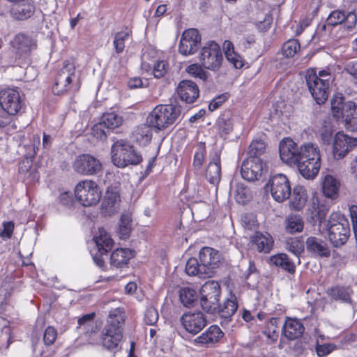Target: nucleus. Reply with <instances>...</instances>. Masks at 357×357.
<instances>
[{
    "label": "nucleus",
    "mask_w": 357,
    "mask_h": 357,
    "mask_svg": "<svg viewBox=\"0 0 357 357\" xmlns=\"http://www.w3.org/2000/svg\"><path fill=\"white\" fill-rule=\"evenodd\" d=\"M96 248L91 250L94 263L100 268L105 264L102 256L106 255L113 246V240L103 228H99L98 234L93 237Z\"/></svg>",
    "instance_id": "ddd939ff"
},
{
    "label": "nucleus",
    "mask_w": 357,
    "mask_h": 357,
    "mask_svg": "<svg viewBox=\"0 0 357 357\" xmlns=\"http://www.w3.org/2000/svg\"><path fill=\"white\" fill-rule=\"evenodd\" d=\"M74 74V68L71 66H63L56 75L52 91L54 94L60 95L69 89L71 77Z\"/></svg>",
    "instance_id": "5701e85b"
},
{
    "label": "nucleus",
    "mask_w": 357,
    "mask_h": 357,
    "mask_svg": "<svg viewBox=\"0 0 357 357\" xmlns=\"http://www.w3.org/2000/svg\"><path fill=\"white\" fill-rule=\"evenodd\" d=\"M109 130H107L102 123L100 121L97 124H95L92 128V135L97 139L103 140L106 139Z\"/></svg>",
    "instance_id": "13d9d810"
},
{
    "label": "nucleus",
    "mask_w": 357,
    "mask_h": 357,
    "mask_svg": "<svg viewBox=\"0 0 357 357\" xmlns=\"http://www.w3.org/2000/svg\"><path fill=\"white\" fill-rule=\"evenodd\" d=\"M281 160L289 165H296L300 174L306 179H313L321 167V155L319 146L313 143L298 145L287 138L280 144Z\"/></svg>",
    "instance_id": "f257e3e1"
},
{
    "label": "nucleus",
    "mask_w": 357,
    "mask_h": 357,
    "mask_svg": "<svg viewBox=\"0 0 357 357\" xmlns=\"http://www.w3.org/2000/svg\"><path fill=\"white\" fill-rule=\"evenodd\" d=\"M349 211L353 225L354 232L357 240V206H351L349 208Z\"/></svg>",
    "instance_id": "338daca9"
},
{
    "label": "nucleus",
    "mask_w": 357,
    "mask_h": 357,
    "mask_svg": "<svg viewBox=\"0 0 357 357\" xmlns=\"http://www.w3.org/2000/svg\"><path fill=\"white\" fill-rule=\"evenodd\" d=\"M307 251L314 257H328L331 255L330 248L325 240L310 236L305 241Z\"/></svg>",
    "instance_id": "4be33fe9"
},
{
    "label": "nucleus",
    "mask_w": 357,
    "mask_h": 357,
    "mask_svg": "<svg viewBox=\"0 0 357 357\" xmlns=\"http://www.w3.org/2000/svg\"><path fill=\"white\" fill-rule=\"evenodd\" d=\"M335 130L329 121H324L319 130L321 140L325 144H329L332 139Z\"/></svg>",
    "instance_id": "49530a36"
},
{
    "label": "nucleus",
    "mask_w": 357,
    "mask_h": 357,
    "mask_svg": "<svg viewBox=\"0 0 357 357\" xmlns=\"http://www.w3.org/2000/svg\"><path fill=\"white\" fill-rule=\"evenodd\" d=\"M24 108V102L19 91L7 89L0 91V128L10 124L13 116L20 113Z\"/></svg>",
    "instance_id": "7ed1b4c3"
},
{
    "label": "nucleus",
    "mask_w": 357,
    "mask_h": 357,
    "mask_svg": "<svg viewBox=\"0 0 357 357\" xmlns=\"http://www.w3.org/2000/svg\"><path fill=\"white\" fill-rule=\"evenodd\" d=\"M266 145L261 139L253 140L249 146L250 156L259 157L265 151Z\"/></svg>",
    "instance_id": "3c124183"
},
{
    "label": "nucleus",
    "mask_w": 357,
    "mask_h": 357,
    "mask_svg": "<svg viewBox=\"0 0 357 357\" xmlns=\"http://www.w3.org/2000/svg\"><path fill=\"white\" fill-rule=\"evenodd\" d=\"M308 89L318 105L326 102L329 95L331 76L326 70H320L317 75L314 70H308L305 76Z\"/></svg>",
    "instance_id": "39448f33"
},
{
    "label": "nucleus",
    "mask_w": 357,
    "mask_h": 357,
    "mask_svg": "<svg viewBox=\"0 0 357 357\" xmlns=\"http://www.w3.org/2000/svg\"><path fill=\"white\" fill-rule=\"evenodd\" d=\"M286 249L296 256H298L304 249L303 243L297 238H289L286 242Z\"/></svg>",
    "instance_id": "de8ad7c7"
},
{
    "label": "nucleus",
    "mask_w": 357,
    "mask_h": 357,
    "mask_svg": "<svg viewBox=\"0 0 357 357\" xmlns=\"http://www.w3.org/2000/svg\"><path fill=\"white\" fill-rule=\"evenodd\" d=\"M201 45V36L196 29L185 30L181 36L179 44V52L183 55L194 54Z\"/></svg>",
    "instance_id": "dca6fc26"
},
{
    "label": "nucleus",
    "mask_w": 357,
    "mask_h": 357,
    "mask_svg": "<svg viewBox=\"0 0 357 357\" xmlns=\"http://www.w3.org/2000/svg\"><path fill=\"white\" fill-rule=\"evenodd\" d=\"M130 222V214L128 212L123 213L121 216L119 226V233L121 238L125 239L128 237L131 231Z\"/></svg>",
    "instance_id": "c03bdc74"
},
{
    "label": "nucleus",
    "mask_w": 357,
    "mask_h": 357,
    "mask_svg": "<svg viewBox=\"0 0 357 357\" xmlns=\"http://www.w3.org/2000/svg\"><path fill=\"white\" fill-rule=\"evenodd\" d=\"M304 332L303 324L296 319L288 318L282 327L283 335L290 340L298 338Z\"/></svg>",
    "instance_id": "c85d7f7f"
},
{
    "label": "nucleus",
    "mask_w": 357,
    "mask_h": 357,
    "mask_svg": "<svg viewBox=\"0 0 357 357\" xmlns=\"http://www.w3.org/2000/svg\"><path fill=\"white\" fill-rule=\"evenodd\" d=\"M345 71L357 79V61H351L348 62L345 67Z\"/></svg>",
    "instance_id": "69168bd1"
},
{
    "label": "nucleus",
    "mask_w": 357,
    "mask_h": 357,
    "mask_svg": "<svg viewBox=\"0 0 357 357\" xmlns=\"http://www.w3.org/2000/svg\"><path fill=\"white\" fill-rule=\"evenodd\" d=\"M197 291L190 287H183L179 291V299L185 307H192L197 301Z\"/></svg>",
    "instance_id": "ea45409f"
},
{
    "label": "nucleus",
    "mask_w": 357,
    "mask_h": 357,
    "mask_svg": "<svg viewBox=\"0 0 357 357\" xmlns=\"http://www.w3.org/2000/svg\"><path fill=\"white\" fill-rule=\"evenodd\" d=\"M169 69V64L165 61H158L153 65V74L155 78H161L165 75Z\"/></svg>",
    "instance_id": "864d4df0"
},
{
    "label": "nucleus",
    "mask_w": 357,
    "mask_h": 357,
    "mask_svg": "<svg viewBox=\"0 0 357 357\" xmlns=\"http://www.w3.org/2000/svg\"><path fill=\"white\" fill-rule=\"evenodd\" d=\"M180 321L184 329L192 335H197L207 325V319L200 311L184 313L181 317Z\"/></svg>",
    "instance_id": "2eb2a0df"
},
{
    "label": "nucleus",
    "mask_w": 357,
    "mask_h": 357,
    "mask_svg": "<svg viewBox=\"0 0 357 357\" xmlns=\"http://www.w3.org/2000/svg\"><path fill=\"white\" fill-rule=\"evenodd\" d=\"M220 292L218 282L214 280L205 282L200 289L199 302L202 308L208 313H215L218 307Z\"/></svg>",
    "instance_id": "9b49d317"
},
{
    "label": "nucleus",
    "mask_w": 357,
    "mask_h": 357,
    "mask_svg": "<svg viewBox=\"0 0 357 357\" xmlns=\"http://www.w3.org/2000/svg\"><path fill=\"white\" fill-rule=\"evenodd\" d=\"M225 54L227 59L237 68H241L243 66L242 57L234 52V45L229 40H225L223 44Z\"/></svg>",
    "instance_id": "4c0bfd02"
},
{
    "label": "nucleus",
    "mask_w": 357,
    "mask_h": 357,
    "mask_svg": "<svg viewBox=\"0 0 357 357\" xmlns=\"http://www.w3.org/2000/svg\"><path fill=\"white\" fill-rule=\"evenodd\" d=\"M57 337V332L56 329L54 327L49 326L47 327L45 332L43 335V340L46 345H51L52 344Z\"/></svg>",
    "instance_id": "052dcab7"
},
{
    "label": "nucleus",
    "mask_w": 357,
    "mask_h": 357,
    "mask_svg": "<svg viewBox=\"0 0 357 357\" xmlns=\"http://www.w3.org/2000/svg\"><path fill=\"white\" fill-rule=\"evenodd\" d=\"M56 202L66 208H70L74 203L73 194L70 191L59 190Z\"/></svg>",
    "instance_id": "09e8293b"
},
{
    "label": "nucleus",
    "mask_w": 357,
    "mask_h": 357,
    "mask_svg": "<svg viewBox=\"0 0 357 357\" xmlns=\"http://www.w3.org/2000/svg\"><path fill=\"white\" fill-rule=\"evenodd\" d=\"M326 294L333 301L354 305L351 298L354 291L350 287L339 285L331 287L326 289Z\"/></svg>",
    "instance_id": "393cba45"
},
{
    "label": "nucleus",
    "mask_w": 357,
    "mask_h": 357,
    "mask_svg": "<svg viewBox=\"0 0 357 357\" xmlns=\"http://www.w3.org/2000/svg\"><path fill=\"white\" fill-rule=\"evenodd\" d=\"M335 349V346L332 344H318L316 351L319 357L325 356Z\"/></svg>",
    "instance_id": "e2e57ef3"
},
{
    "label": "nucleus",
    "mask_w": 357,
    "mask_h": 357,
    "mask_svg": "<svg viewBox=\"0 0 357 357\" xmlns=\"http://www.w3.org/2000/svg\"><path fill=\"white\" fill-rule=\"evenodd\" d=\"M202 67V65L200 66L197 63L191 64L187 68V72L195 77H198L202 80H206L207 79V74Z\"/></svg>",
    "instance_id": "5fc2aeb1"
},
{
    "label": "nucleus",
    "mask_w": 357,
    "mask_h": 357,
    "mask_svg": "<svg viewBox=\"0 0 357 357\" xmlns=\"http://www.w3.org/2000/svg\"><path fill=\"white\" fill-rule=\"evenodd\" d=\"M264 167L263 161L259 157L249 156L242 163V177L248 181H257L262 175Z\"/></svg>",
    "instance_id": "f3484780"
},
{
    "label": "nucleus",
    "mask_w": 357,
    "mask_h": 357,
    "mask_svg": "<svg viewBox=\"0 0 357 357\" xmlns=\"http://www.w3.org/2000/svg\"><path fill=\"white\" fill-rule=\"evenodd\" d=\"M357 145V139L338 132L334 139L333 155L335 160H340Z\"/></svg>",
    "instance_id": "6ab92c4d"
},
{
    "label": "nucleus",
    "mask_w": 357,
    "mask_h": 357,
    "mask_svg": "<svg viewBox=\"0 0 357 357\" xmlns=\"http://www.w3.org/2000/svg\"><path fill=\"white\" fill-rule=\"evenodd\" d=\"M131 40L130 31H123L116 33L114 36L113 45L115 52L117 54L122 53L125 49L126 44Z\"/></svg>",
    "instance_id": "79ce46f5"
},
{
    "label": "nucleus",
    "mask_w": 357,
    "mask_h": 357,
    "mask_svg": "<svg viewBox=\"0 0 357 357\" xmlns=\"http://www.w3.org/2000/svg\"><path fill=\"white\" fill-rule=\"evenodd\" d=\"M125 321L124 312L120 308L110 311L107 324L104 326L101 341L107 349H117L123 338V325Z\"/></svg>",
    "instance_id": "f03ea898"
},
{
    "label": "nucleus",
    "mask_w": 357,
    "mask_h": 357,
    "mask_svg": "<svg viewBox=\"0 0 357 357\" xmlns=\"http://www.w3.org/2000/svg\"><path fill=\"white\" fill-rule=\"evenodd\" d=\"M300 49L301 45L298 40L296 39H291L284 43L282 52L284 56L291 58L298 52Z\"/></svg>",
    "instance_id": "a18cd8bd"
},
{
    "label": "nucleus",
    "mask_w": 357,
    "mask_h": 357,
    "mask_svg": "<svg viewBox=\"0 0 357 357\" xmlns=\"http://www.w3.org/2000/svg\"><path fill=\"white\" fill-rule=\"evenodd\" d=\"M206 178L213 185H218L220 181V153L218 151H215L211 156V161L206 169Z\"/></svg>",
    "instance_id": "a878e982"
},
{
    "label": "nucleus",
    "mask_w": 357,
    "mask_h": 357,
    "mask_svg": "<svg viewBox=\"0 0 357 357\" xmlns=\"http://www.w3.org/2000/svg\"><path fill=\"white\" fill-rule=\"evenodd\" d=\"M307 194L303 187L298 186L294 189L290 201V206L296 211L301 210L306 204Z\"/></svg>",
    "instance_id": "e433bc0d"
},
{
    "label": "nucleus",
    "mask_w": 357,
    "mask_h": 357,
    "mask_svg": "<svg viewBox=\"0 0 357 357\" xmlns=\"http://www.w3.org/2000/svg\"><path fill=\"white\" fill-rule=\"evenodd\" d=\"M14 229V223L11 221L3 222L0 227V236L3 239L11 237Z\"/></svg>",
    "instance_id": "bf43d9fd"
},
{
    "label": "nucleus",
    "mask_w": 357,
    "mask_h": 357,
    "mask_svg": "<svg viewBox=\"0 0 357 357\" xmlns=\"http://www.w3.org/2000/svg\"><path fill=\"white\" fill-rule=\"evenodd\" d=\"M340 186V181L331 175H326L322 182V191L328 198L334 199L337 197Z\"/></svg>",
    "instance_id": "473e14b6"
},
{
    "label": "nucleus",
    "mask_w": 357,
    "mask_h": 357,
    "mask_svg": "<svg viewBox=\"0 0 357 357\" xmlns=\"http://www.w3.org/2000/svg\"><path fill=\"white\" fill-rule=\"evenodd\" d=\"M205 147L203 146H199L194 155L193 167L195 169L199 170L202 166L205 158Z\"/></svg>",
    "instance_id": "6e6d98bb"
},
{
    "label": "nucleus",
    "mask_w": 357,
    "mask_h": 357,
    "mask_svg": "<svg viewBox=\"0 0 357 357\" xmlns=\"http://www.w3.org/2000/svg\"><path fill=\"white\" fill-rule=\"evenodd\" d=\"M224 333L219 326L216 325L211 326L205 332L197 337L193 343L197 346L209 347L218 342L222 337Z\"/></svg>",
    "instance_id": "b1692460"
},
{
    "label": "nucleus",
    "mask_w": 357,
    "mask_h": 357,
    "mask_svg": "<svg viewBox=\"0 0 357 357\" xmlns=\"http://www.w3.org/2000/svg\"><path fill=\"white\" fill-rule=\"evenodd\" d=\"M35 11L34 5L27 1L15 3L11 8L12 16L18 20H25L31 17Z\"/></svg>",
    "instance_id": "cd10ccee"
},
{
    "label": "nucleus",
    "mask_w": 357,
    "mask_h": 357,
    "mask_svg": "<svg viewBox=\"0 0 357 357\" xmlns=\"http://www.w3.org/2000/svg\"><path fill=\"white\" fill-rule=\"evenodd\" d=\"M219 130L224 134L229 133L232 128V123L230 120L221 119L218 121Z\"/></svg>",
    "instance_id": "0e129e2a"
},
{
    "label": "nucleus",
    "mask_w": 357,
    "mask_h": 357,
    "mask_svg": "<svg viewBox=\"0 0 357 357\" xmlns=\"http://www.w3.org/2000/svg\"><path fill=\"white\" fill-rule=\"evenodd\" d=\"M134 257L133 252L128 248H119L111 255L110 263L112 266L122 268Z\"/></svg>",
    "instance_id": "c756f323"
},
{
    "label": "nucleus",
    "mask_w": 357,
    "mask_h": 357,
    "mask_svg": "<svg viewBox=\"0 0 357 357\" xmlns=\"http://www.w3.org/2000/svg\"><path fill=\"white\" fill-rule=\"evenodd\" d=\"M177 93L181 100L186 103H193L199 96V88L191 80H182L176 88Z\"/></svg>",
    "instance_id": "412c9836"
},
{
    "label": "nucleus",
    "mask_w": 357,
    "mask_h": 357,
    "mask_svg": "<svg viewBox=\"0 0 357 357\" xmlns=\"http://www.w3.org/2000/svg\"><path fill=\"white\" fill-rule=\"evenodd\" d=\"M270 190L273 198L278 202H282L288 199L291 195L290 182L283 174H277L272 176L266 184Z\"/></svg>",
    "instance_id": "4468645a"
},
{
    "label": "nucleus",
    "mask_w": 357,
    "mask_h": 357,
    "mask_svg": "<svg viewBox=\"0 0 357 357\" xmlns=\"http://www.w3.org/2000/svg\"><path fill=\"white\" fill-rule=\"evenodd\" d=\"M346 19L345 14L340 10L333 11L326 19V24L328 26H336L342 23Z\"/></svg>",
    "instance_id": "603ef678"
},
{
    "label": "nucleus",
    "mask_w": 357,
    "mask_h": 357,
    "mask_svg": "<svg viewBox=\"0 0 357 357\" xmlns=\"http://www.w3.org/2000/svg\"><path fill=\"white\" fill-rule=\"evenodd\" d=\"M199 61L204 68L212 71L218 70L223 61L220 45L214 41L207 42L201 50Z\"/></svg>",
    "instance_id": "f8f14e48"
},
{
    "label": "nucleus",
    "mask_w": 357,
    "mask_h": 357,
    "mask_svg": "<svg viewBox=\"0 0 357 357\" xmlns=\"http://www.w3.org/2000/svg\"><path fill=\"white\" fill-rule=\"evenodd\" d=\"M237 309L236 297L234 294H231L222 304L218 303V307L215 312H218L222 318L227 319L234 314Z\"/></svg>",
    "instance_id": "7c9ffc66"
},
{
    "label": "nucleus",
    "mask_w": 357,
    "mask_h": 357,
    "mask_svg": "<svg viewBox=\"0 0 357 357\" xmlns=\"http://www.w3.org/2000/svg\"><path fill=\"white\" fill-rule=\"evenodd\" d=\"M158 317L157 310L153 307H149L146 310L144 319L146 324L152 326L157 323Z\"/></svg>",
    "instance_id": "4d7b16f0"
},
{
    "label": "nucleus",
    "mask_w": 357,
    "mask_h": 357,
    "mask_svg": "<svg viewBox=\"0 0 357 357\" xmlns=\"http://www.w3.org/2000/svg\"><path fill=\"white\" fill-rule=\"evenodd\" d=\"M132 137L140 146L149 144L152 139L151 126L149 123L139 126L133 132Z\"/></svg>",
    "instance_id": "2f4dec72"
},
{
    "label": "nucleus",
    "mask_w": 357,
    "mask_h": 357,
    "mask_svg": "<svg viewBox=\"0 0 357 357\" xmlns=\"http://www.w3.org/2000/svg\"><path fill=\"white\" fill-rule=\"evenodd\" d=\"M75 195L78 202L84 206L97 204L101 197V192L96 183L85 179L79 181L75 186Z\"/></svg>",
    "instance_id": "9d476101"
},
{
    "label": "nucleus",
    "mask_w": 357,
    "mask_h": 357,
    "mask_svg": "<svg viewBox=\"0 0 357 357\" xmlns=\"http://www.w3.org/2000/svg\"><path fill=\"white\" fill-rule=\"evenodd\" d=\"M344 21H346L347 24H348V28L352 29L357 22V16L355 12H349L346 15V19Z\"/></svg>",
    "instance_id": "774afa93"
},
{
    "label": "nucleus",
    "mask_w": 357,
    "mask_h": 357,
    "mask_svg": "<svg viewBox=\"0 0 357 357\" xmlns=\"http://www.w3.org/2000/svg\"><path fill=\"white\" fill-rule=\"evenodd\" d=\"M185 272L188 275H197L199 278H210L202 265L199 263L196 258H190L188 260L185 266Z\"/></svg>",
    "instance_id": "58836bf2"
},
{
    "label": "nucleus",
    "mask_w": 357,
    "mask_h": 357,
    "mask_svg": "<svg viewBox=\"0 0 357 357\" xmlns=\"http://www.w3.org/2000/svg\"><path fill=\"white\" fill-rule=\"evenodd\" d=\"M251 243L258 252L268 253L271 250L274 241L268 233L256 231L251 236Z\"/></svg>",
    "instance_id": "bb28decb"
},
{
    "label": "nucleus",
    "mask_w": 357,
    "mask_h": 357,
    "mask_svg": "<svg viewBox=\"0 0 357 357\" xmlns=\"http://www.w3.org/2000/svg\"><path fill=\"white\" fill-rule=\"evenodd\" d=\"M119 201L118 193L107 191L101 204L102 212L109 215L114 213L117 211Z\"/></svg>",
    "instance_id": "72a5a7b5"
},
{
    "label": "nucleus",
    "mask_w": 357,
    "mask_h": 357,
    "mask_svg": "<svg viewBox=\"0 0 357 357\" xmlns=\"http://www.w3.org/2000/svg\"><path fill=\"white\" fill-rule=\"evenodd\" d=\"M181 106L175 103L156 106L147 117L146 122L151 127L161 130L174 123L180 118Z\"/></svg>",
    "instance_id": "20e7f679"
},
{
    "label": "nucleus",
    "mask_w": 357,
    "mask_h": 357,
    "mask_svg": "<svg viewBox=\"0 0 357 357\" xmlns=\"http://www.w3.org/2000/svg\"><path fill=\"white\" fill-rule=\"evenodd\" d=\"M100 121L109 130L120 126L123 123V118L115 112H109L103 114Z\"/></svg>",
    "instance_id": "37998d69"
},
{
    "label": "nucleus",
    "mask_w": 357,
    "mask_h": 357,
    "mask_svg": "<svg viewBox=\"0 0 357 357\" xmlns=\"http://www.w3.org/2000/svg\"><path fill=\"white\" fill-rule=\"evenodd\" d=\"M333 116L343 119L348 129L357 132V105L352 101L344 102L342 97L335 96L331 100Z\"/></svg>",
    "instance_id": "6e6552de"
},
{
    "label": "nucleus",
    "mask_w": 357,
    "mask_h": 357,
    "mask_svg": "<svg viewBox=\"0 0 357 357\" xmlns=\"http://www.w3.org/2000/svg\"><path fill=\"white\" fill-rule=\"evenodd\" d=\"M74 169L84 175H93L102 170V163L98 158L89 154H83L76 159Z\"/></svg>",
    "instance_id": "a211bd4d"
},
{
    "label": "nucleus",
    "mask_w": 357,
    "mask_h": 357,
    "mask_svg": "<svg viewBox=\"0 0 357 357\" xmlns=\"http://www.w3.org/2000/svg\"><path fill=\"white\" fill-rule=\"evenodd\" d=\"M228 97L229 96L227 93L216 96L210 102L208 105V109L210 111L217 109L228 99Z\"/></svg>",
    "instance_id": "680f3d73"
},
{
    "label": "nucleus",
    "mask_w": 357,
    "mask_h": 357,
    "mask_svg": "<svg viewBox=\"0 0 357 357\" xmlns=\"http://www.w3.org/2000/svg\"><path fill=\"white\" fill-rule=\"evenodd\" d=\"M328 239L336 248L344 245L349 236L350 227L348 220L340 213L331 214L327 223Z\"/></svg>",
    "instance_id": "423d86ee"
},
{
    "label": "nucleus",
    "mask_w": 357,
    "mask_h": 357,
    "mask_svg": "<svg viewBox=\"0 0 357 357\" xmlns=\"http://www.w3.org/2000/svg\"><path fill=\"white\" fill-rule=\"evenodd\" d=\"M10 45L15 56L8 62L10 66H21L26 63L31 52L36 48V41L21 33L14 37L10 41Z\"/></svg>",
    "instance_id": "1a4fd4ad"
},
{
    "label": "nucleus",
    "mask_w": 357,
    "mask_h": 357,
    "mask_svg": "<svg viewBox=\"0 0 357 357\" xmlns=\"http://www.w3.org/2000/svg\"><path fill=\"white\" fill-rule=\"evenodd\" d=\"M286 232L294 234L301 232L304 227V222L299 215H289L287 217L285 222Z\"/></svg>",
    "instance_id": "c9c22d12"
},
{
    "label": "nucleus",
    "mask_w": 357,
    "mask_h": 357,
    "mask_svg": "<svg viewBox=\"0 0 357 357\" xmlns=\"http://www.w3.org/2000/svg\"><path fill=\"white\" fill-rule=\"evenodd\" d=\"M242 226L245 229L255 231L258 228V223L256 216L253 213H247L243 215Z\"/></svg>",
    "instance_id": "8fccbe9b"
},
{
    "label": "nucleus",
    "mask_w": 357,
    "mask_h": 357,
    "mask_svg": "<svg viewBox=\"0 0 357 357\" xmlns=\"http://www.w3.org/2000/svg\"><path fill=\"white\" fill-rule=\"evenodd\" d=\"M199 257L202 268L206 271L208 276L211 277L213 270L220 262V255L218 251L212 248L204 247L200 250Z\"/></svg>",
    "instance_id": "aec40b11"
},
{
    "label": "nucleus",
    "mask_w": 357,
    "mask_h": 357,
    "mask_svg": "<svg viewBox=\"0 0 357 357\" xmlns=\"http://www.w3.org/2000/svg\"><path fill=\"white\" fill-rule=\"evenodd\" d=\"M271 264L282 269L288 271L289 273L295 272V265L289 257L284 253H280L272 256L270 258Z\"/></svg>",
    "instance_id": "f704fd0d"
},
{
    "label": "nucleus",
    "mask_w": 357,
    "mask_h": 357,
    "mask_svg": "<svg viewBox=\"0 0 357 357\" xmlns=\"http://www.w3.org/2000/svg\"><path fill=\"white\" fill-rule=\"evenodd\" d=\"M327 211L325 206H319L317 202L313 201L312 205L307 209V214L314 223L318 221L321 222L326 218Z\"/></svg>",
    "instance_id": "a19ab883"
},
{
    "label": "nucleus",
    "mask_w": 357,
    "mask_h": 357,
    "mask_svg": "<svg viewBox=\"0 0 357 357\" xmlns=\"http://www.w3.org/2000/svg\"><path fill=\"white\" fill-rule=\"evenodd\" d=\"M111 154L113 164L119 168H124L130 165H137L142 160V155L123 139L118 140L112 144Z\"/></svg>",
    "instance_id": "0eeeda50"
}]
</instances>
